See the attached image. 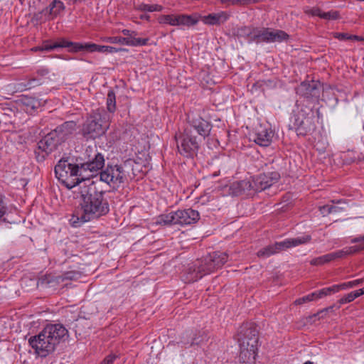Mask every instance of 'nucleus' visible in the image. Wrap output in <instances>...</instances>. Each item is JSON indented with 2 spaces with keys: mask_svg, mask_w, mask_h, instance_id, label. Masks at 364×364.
Instances as JSON below:
<instances>
[{
  "mask_svg": "<svg viewBox=\"0 0 364 364\" xmlns=\"http://www.w3.org/2000/svg\"><path fill=\"white\" fill-rule=\"evenodd\" d=\"M80 213L73 215V224L85 223L97 219L109 212V205L104 199L102 191L97 190L96 183L92 181H84L80 185Z\"/></svg>",
  "mask_w": 364,
  "mask_h": 364,
  "instance_id": "nucleus-1",
  "label": "nucleus"
},
{
  "mask_svg": "<svg viewBox=\"0 0 364 364\" xmlns=\"http://www.w3.org/2000/svg\"><path fill=\"white\" fill-rule=\"evenodd\" d=\"M237 336L240 348V361L243 364H254L259 340L256 326L253 323L242 324L239 329Z\"/></svg>",
  "mask_w": 364,
  "mask_h": 364,
  "instance_id": "nucleus-2",
  "label": "nucleus"
},
{
  "mask_svg": "<svg viewBox=\"0 0 364 364\" xmlns=\"http://www.w3.org/2000/svg\"><path fill=\"white\" fill-rule=\"evenodd\" d=\"M140 165L134 160L129 159L122 164L108 166L105 171L100 172V181L114 186L127 183L134 180L137 176Z\"/></svg>",
  "mask_w": 364,
  "mask_h": 364,
  "instance_id": "nucleus-3",
  "label": "nucleus"
},
{
  "mask_svg": "<svg viewBox=\"0 0 364 364\" xmlns=\"http://www.w3.org/2000/svg\"><path fill=\"white\" fill-rule=\"evenodd\" d=\"M55 173L58 179L68 189L76 186L83 185L84 181H87L86 175L81 173L79 164H73L68 160H60L55 166Z\"/></svg>",
  "mask_w": 364,
  "mask_h": 364,
  "instance_id": "nucleus-4",
  "label": "nucleus"
},
{
  "mask_svg": "<svg viewBox=\"0 0 364 364\" xmlns=\"http://www.w3.org/2000/svg\"><path fill=\"white\" fill-rule=\"evenodd\" d=\"M314 120L315 115L312 107L299 105L291 117L289 127L295 129L298 135L306 136L315 131L316 127Z\"/></svg>",
  "mask_w": 364,
  "mask_h": 364,
  "instance_id": "nucleus-5",
  "label": "nucleus"
},
{
  "mask_svg": "<svg viewBox=\"0 0 364 364\" xmlns=\"http://www.w3.org/2000/svg\"><path fill=\"white\" fill-rule=\"evenodd\" d=\"M108 119L103 109L94 111L84 123L82 132L84 136L95 139L105 134L108 128Z\"/></svg>",
  "mask_w": 364,
  "mask_h": 364,
  "instance_id": "nucleus-6",
  "label": "nucleus"
},
{
  "mask_svg": "<svg viewBox=\"0 0 364 364\" xmlns=\"http://www.w3.org/2000/svg\"><path fill=\"white\" fill-rule=\"evenodd\" d=\"M82 160L83 162L80 164L81 173L87 176V180L95 176L105 166L104 156L97 151L95 144L85 149Z\"/></svg>",
  "mask_w": 364,
  "mask_h": 364,
  "instance_id": "nucleus-7",
  "label": "nucleus"
},
{
  "mask_svg": "<svg viewBox=\"0 0 364 364\" xmlns=\"http://www.w3.org/2000/svg\"><path fill=\"white\" fill-rule=\"evenodd\" d=\"M199 219V213L197 210L188 208L162 214L158 217L156 223L164 225H184L196 223Z\"/></svg>",
  "mask_w": 364,
  "mask_h": 364,
  "instance_id": "nucleus-8",
  "label": "nucleus"
},
{
  "mask_svg": "<svg viewBox=\"0 0 364 364\" xmlns=\"http://www.w3.org/2000/svg\"><path fill=\"white\" fill-rule=\"evenodd\" d=\"M191 131L185 129L183 133L175 136L179 153L187 157L193 156L198 151L201 140Z\"/></svg>",
  "mask_w": 364,
  "mask_h": 364,
  "instance_id": "nucleus-9",
  "label": "nucleus"
},
{
  "mask_svg": "<svg viewBox=\"0 0 364 364\" xmlns=\"http://www.w3.org/2000/svg\"><path fill=\"white\" fill-rule=\"evenodd\" d=\"M311 240V237L309 235H305L296 238L287 239L284 241L276 242L274 245H271L262 248L258 251L257 256L259 257L263 258L268 257L287 248L307 243L310 242Z\"/></svg>",
  "mask_w": 364,
  "mask_h": 364,
  "instance_id": "nucleus-10",
  "label": "nucleus"
},
{
  "mask_svg": "<svg viewBox=\"0 0 364 364\" xmlns=\"http://www.w3.org/2000/svg\"><path fill=\"white\" fill-rule=\"evenodd\" d=\"M210 259H211V257L209 254L203 259L198 260L193 266L190 267L185 279L186 282H194L203 276L217 270L213 262L210 261Z\"/></svg>",
  "mask_w": 364,
  "mask_h": 364,
  "instance_id": "nucleus-11",
  "label": "nucleus"
},
{
  "mask_svg": "<svg viewBox=\"0 0 364 364\" xmlns=\"http://www.w3.org/2000/svg\"><path fill=\"white\" fill-rule=\"evenodd\" d=\"M28 343L36 354L41 357H46L55 350L56 346L43 330L38 335L31 336Z\"/></svg>",
  "mask_w": 364,
  "mask_h": 364,
  "instance_id": "nucleus-12",
  "label": "nucleus"
},
{
  "mask_svg": "<svg viewBox=\"0 0 364 364\" xmlns=\"http://www.w3.org/2000/svg\"><path fill=\"white\" fill-rule=\"evenodd\" d=\"M289 35L282 30H271L267 28H255L253 42H282L288 39Z\"/></svg>",
  "mask_w": 364,
  "mask_h": 364,
  "instance_id": "nucleus-13",
  "label": "nucleus"
},
{
  "mask_svg": "<svg viewBox=\"0 0 364 364\" xmlns=\"http://www.w3.org/2000/svg\"><path fill=\"white\" fill-rule=\"evenodd\" d=\"M188 124L185 129L191 130V132L193 134L194 132H196L200 139L209 135L212 125L200 116L189 114L188 116Z\"/></svg>",
  "mask_w": 364,
  "mask_h": 364,
  "instance_id": "nucleus-14",
  "label": "nucleus"
},
{
  "mask_svg": "<svg viewBox=\"0 0 364 364\" xmlns=\"http://www.w3.org/2000/svg\"><path fill=\"white\" fill-rule=\"evenodd\" d=\"M321 84L318 81L302 82L296 89V94L306 99L317 100L319 97Z\"/></svg>",
  "mask_w": 364,
  "mask_h": 364,
  "instance_id": "nucleus-15",
  "label": "nucleus"
},
{
  "mask_svg": "<svg viewBox=\"0 0 364 364\" xmlns=\"http://www.w3.org/2000/svg\"><path fill=\"white\" fill-rule=\"evenodd\" d=\"M279 178L280 175L276 171L259 174L255 178V191H262L271 187L277 183Z\"/></svg>",
  "mask_w": 364,
  "mask_h": 364,
  "instance_id": "nucleus-16",
  "label": "nucleus"
},
{
  "mask_svg": "<svg viewBox=\"0 0 364 364\" xmlns=\"http://www.w3.org/2000/svg\"><path fill=\"white\" fill-rule=\"evenodd\" d=\"M160 23L169 24L171 26H193L197 23V20L189 15H162L159 18Z\"/></svg>",
  "mask_w": 364,
  "mask_h": 364,
  "instance_id": "nucleus-17",
  "label": "nucleus"
},
{
  "mask_svg": "<svg viewBox=\"0 0 364 364\" xmlns=\"http://www.w3.org/2000/svg\"><path fill=\"white\" fill-rule=\"evenodd\" d=\"M62 142L58 137L57 134L54 131L46 134L38 143V149L45 152L46 154H49L55 149Z\"/></svg>",
  "mask_w": 364,
  "mask_h": 364,
  "instance_id": "nucleus-18",
  "label": "nucleus"
},
{
  "mask_svg": "<svg viewBox=\"0 0 364 364\" xmlns=\"http://www.w3.org/2000/svg\"><path fill=\"white\" fill-rule=\"evenodd\" d=\"M120 49H117L114 47L107 46H100L92 43H74L73 48L72 50H86L90 53L99 52V53H115L119 51Z\"/></svg>",
  "mask_w": 364,
  "mask_h": 364,
  "instance_id": "nucleus-19",
  "label": "nucleus"
},
{
  "mask_svg": "<svg viewBox=\"0 0 364 364\" xmlns=\"http://www.w3.org/2000/svg\"><path fill=\"white\" fill-rule=\"evenodd\" d=\"M56 346L61 339L68 336V330L61 324H50L43 329Z\"/></svg>",
  "mask_w": 364,
  "mask_h": 364,
  "instance_id": "nucleus-20",
  "label": "nucleus"
},
{
  "mask_svg": "<svg viewBox=\"0 0 364 364\" xmlns=\"http://www.w3.org/2000/svg\"><path fill=\"white\" fill-rule=\"evenodd\" d=\"M274 133L269 127L260 126L253 136V141L261 146H268L271 144Z\"/></svg>",
  "mask_w": 364,
  "mask_h": 364,
  "instance_id": "nucleus-21",
  "label": "nucleus"
},
{
  "mask_svg": "<svg viewBox=\"0 0 364 364\" xmlns=\"http://www.w3.org/2000/svg\"><path fill=\"white\" fill-rule=\"evenodd\" d=\"M149 38L131 37L114 36L108 38V42L111 43H118L129 46H141L147 44Z\"/></svg>",
  "mask_w": 364,
  "mask_h": 364,
  "instance_id": "nucleus-22",
  "label": "nucleus"
},
{
  "mask_svg": "<svg viewBox=\"0 0 364 364\" xmlns=\"http://www.w3.org/2000/svg\"><path fill=\"white\" fill-rule=\"evenodd\" d=\"M361 295H362V292H358V290L355 291H352L350 293H348V294L345 295L344 296H343L342 298H341L338 300V303L339 304V305H338V306L333 305L331 306L326 308V309L320 311L319 312H318L316 314H314V316H318L319 318H323L324 314H326L327 312H328L330 311H332L333 309V308L336 307L337 309H338L341 304L350 303Z\"/></svg>",
  "mask_w": 364,
  "mask_h": 364,
  "instance_id": "nucleus-23",
  "label": "nucleus"
},
{
  "mask_svg": "<svg viewBox=\"0 0 364 364\" xmlns=\"http://www.w3.org/2000/svg\"><path fill=\"white\" fill-rule=\"evenodd\" d=\"M76 129V123L69 121L58 127L53 131L57 134L58 137L63 142L69 136L72 135Z\"/></svg>",
  "mask_w": 364,
  "mask_h": 364,
  "instance_id": "nucleus-24",
  "label": "nucleus"
},
{
  "mask_svg": "<svg viewBox=\"0 0 364 364\" xmlns=\"http://www.w3.org/2000/svg\"><path fill=\"white\" fill-rule=\"evenodd\" d=\"M229 15L225 11H220L216 14H210L202 17V21L208 25H220L226 21Z\"/></svg>",
  "mask_w": 364,
  "mask_h": 364,
  "instance_id": "nucleus-25",
  "label": "nucleus"
},
{
  "mask_svg": "<svg viewBox=\"0 0 364 364\" xmlns=\"http://www.w3.org/2000/svg\"><path fill=\"white\" fill-rule=\"evenodd\" d=\"M23 105L26 107L27 112H31L36 110L37 108L43 105L45 101L42 102L41 100L36 99L35 97L23 96L21 99Z\"/></svg>",
  "mask_w": 364,
  "mask_h": 364,
  "instance_id": "nucleus-26",
  "label": "nucleus"
},
{
  "mask_svg": "<svg viewBox=\"0 0 364 364\" xmlns=\"http://www.w3.org/2000/svg\"><path fill=\"white\" fill-rule=\"evenodd\" d=\"M73 44H74V43H73V42L67 41L65 40H60V41L53 43L52 44L44 45L42 47H36V48H33V50L35 51H37V50L50 51V50H54L58 48H70V50H72V48H73Z\"/></svg>",
  "mask_w": 364,
  "mask_h": 364,
  "instance_id": "nucleus-27",
  "label": "nucleus"
},
{
  "mask_svg": "<svg viewBox=\"0 0 364 364\" xmlns=\"http://www.w3.org/2000/svg\"><path fill=\"white\" fill-rule=\"evenodd\" d=\"M255 178L252 181L242 180L240 181L235 182L232 184L235 189L237 190V193L245 192L247 191L253 190L255 191Z\"/></svg>",
  "mask_w": 364,
  "mask_h": 364,
  "instance_id": "nucleus-28",
  "label": "nucleus"
},
{
  "mask_svg": "<svg viewBox=\"0 0 364 364\" xmlns=\"http://www.w3.org/2000/svg\"><path fill=\"white\" fill-rule=\"evenodd\" d=\"M210 255L211 257L210 261L213 262L217 269L220 268L228 260V255L225 252H215Z\"/></svg>",
  "mask_w": 364,
  "mask_h": 364,
  "instance_id": "nucleus-29",
  "label": "nucleus"
},
{
  "mask_svg": "<svg viewBox=\"0 0 364 364\" xmlns=\"http://www.w3.org/2000/svg\"><path fill=\"white\" fill-rule=\"evenodd\" d=\"M48 9L50 15L56 16L65 10V6L60 0H53Z\"/></svg>",
  "mask_w": 364,
  "mask_h": 364,
  "instance_id": "nucleus-30",
  "label": "nucleus"
},
{
  "mask_svg": "<svg viewBox=\"0 0 364 364\" xmlns=\"http://www.w3.org/2000/svg\"><path fill=\"white\" fill-rule=\"evenodd\" d=\"M209 165L210 171H212V175L213 177L219 176L220 173V169L225 168V164L223 160H221L219 157H215L213 159Z\"/></svg>",
  "mask_w": 364,
  "mask_h": 364,
  "instance_id": "nucleus-31",
  "label": "nucleus"
},
{
  "mask_svg": "<svg viewBox=\"0 0 364 364\" xmlns=\"http://www.w3.org/2000/svg\"><path fill=\"white\" fill-rule=\"evenodd\" d=\"M255 30V27L242 26L237 30V36L247 38L249 42H253V33Z\"/></svg>",
  "mask_w": 364,
  "mask_h": 364,
  "instance_id": "nucleus-32",
  "label": "nucleus"
},
{
  "mask_svg": "<svg viewBox=\"0 0 364 364\" xmlns=\"http://www.w3.org/2000/svg\"><path fill=\"white\" fill-rule=\"evenodd\" d=\"M135 9L140 11H161L163 10V6L159 4H146L141 3L140 4L136 5L134 6Z\"/></svg>",
  "mask_w": 364,
  "mask_h": 364,
  "instance_id": "nucleus-33",
  "label": "nucleus"
},
{
  "mask_svg": "<svg viewBox=\"0 0 364 364\" xmlns=\"http://www.w3.org/2000/svg\"><path fill=\"white\" fill-rule=\"evenodd\" d=\"M107 109L113 113L116 110V96L113 90H109L107 95Z\"/></svg>",
  "mask_w": 364,
  "mask_h": 364,
  "instance_id": "nucleus-34",
  "label": "nucleus"
},
{
  "mask_svg": "<svg viewBox=\"0 0 364 364\" xmlns=\"http://www.w3.org/2000/svg\"><path fill=\"white\" fill-rule=\"evenodd\" d=\"M193 336H196V332L188 331L183 333L181 343L185 348L192 346L191 340Z\"/></svg>",
  "mask_w": 364,
  "mask_h": 364,
  "instance_id": "nucleus-35",
  "label": "nucleus"
},
{
  "mask_svg": "<svg viewBox=\"0 0 364 364\" xmlns=\"http://www.w3.org/2000/svg\"><path fill=\"white\" fill-rule=\"evenodd\" d=\"M338 291H339L338 285H333L331 287L321 289L318 291H316V299L322 298V297L329 295L332 293L338 292Z\"/></svg>",
  "mask_w": 364,
  "mask_h": 364,
  "instance_id": "nucleus-36",
  "label": "nucleus"
},
{
  "mask_svg": "<svg viewBox=\"0 0 364 364\" xmlns=\"http://www.w3.org/2000/svg\"><path fill=\"white\" fill-rule=\"evenodd\" d=\"M81 276L80 272L76 271H69L63 273L62 275L59 277V279H61L62 282L65 280H76L79 279Z\"/></svg>",
  "mask_w": 364,
  "mask_h": 364,
  "instance_id": "nucleus-37",
  "label": "nucleus"
},
{
  "mask_svg": "<svg viewBox=\"0 0 364 364\" xmlns=\"http://www.w3.org/2000/svg\"><path fill=\"white\" fill-rule=\"evenodd\" d=\"M331 262L329 253L311 260V265L318 266Z\"/></svg>",
  "mask_w": 364,
  "mask_h": 364,
  "instance_id": "nucleus-38",
  "label": "nucleus"
},
{
  "mask_svg": "<svg viewBox=\"0 0 364 364\" xmlns=\"http://www.w3.org/2000/svg\"><path fill=\"white\" fill-rule=\"evenodd\" d=\"M320 211L323 215H327L331 213H337L341 210L338 206L325 205L319 208Z\"/></svg>",
  "mask_w": 364,
  "mask_h": 364,
  "instance_id": "nucleus-39",
  "label": "nucleus"
},
{
  "mask_svg": "<svg viewBox=\"0 0 364 364\" xmlns=\"http://www.w3.org/2000/svg\"><path fill=\"white\" fill-rule=\"evenodd\" d=\"M363 282V279H358L353 281L345 282L338 285L339 290L341 289H346L349 288H353L354 287H356L359 284H361Z\"/></svg>",
  "mask_w": 364,
  "mask_h": 364,
  "instance_id": "nucleus-40",
  "label": "nucleus"
},
{
  "mask_svg": "<svg viewBox=\"0 0 364 364\" xmlns=\"http://www.w3.org/2000/svg\"><path fill=\"white\" fill-rule=\"evenodd\" d=\"M316 299V292H313V293H311V294H310L309 295H306L305 296H303L301 298H299V299H296L294 301V303L296 305H300V304H304L306 302L313 301V300H314Z\"/></svg>",
  "mask_w": 364,
  "mask_h": 364,
  "instance_id": "nucleus-41",
  "label": "nucleus"
},
{
  "mask_svg": "<svg viewBox=\"0 0 364 364\" xmlns=\"http://www.w3.org/2000/svg\"><path fill=\"white\" fill-rule=\"evenodd\" d=\"M340 18L339 12L337 11H331L328 12H322L321 18L327 20H336Z\"/></svg>",
  "mask_w": 364,
  "mask_h": 364,
  "instance_id": "nucleus-42",
  "label": "nucleus"
},
{
  "mask_svg": "<svg viewBox=\"0 0 364 364\" xmlns=\"http://www.w3.org/2000/svg\"><path fill=\"white\" fill-rule=\"evenodd\" d=\"M331 261L336 259L342 258L348 255L346 248L341 250L334 252L329 253Z\"/></svg>",
  "mask_w": 364,
  "mask_h": 364,
  "instance_id": "nucleus-43",
  "label": "nucleus"
},
{
  "mask_svg": "<svg viewBox=\"0 0 364 364\" xmlns=\"http://www.w3.org/2000/svg\"><path fill=\"white\" fill-rule=\"evenodd\" d=\"M306 14L311 15V16H316L321 18L322 16V12L321 10L319 8H313L310 10L306 11Z\"/></svg>",
  "mask_w": 364,
  "mask_h": 364,
  "instance_id": "nucleus-44",
  "label": "nucleus"
},
{
  "mask_svg": "<svg viewBox=\"0 0 364 364\" xmlns=\"http://www.w3.org/2000/svg\"><path fill=\"white\" fill-rule=\"evenodd\" d=\"M203 340V336L199 333H196V336H193L191 340L192 345H199Z\"/></svg>",
  "mask_w": 364,
  "mask_h": 364,
  "instance_id": "nucleus-45",
  "label": "nucleus"
},
{
  "mask_svg": "<svg viewBox=\"0 0 364 364\" xmlns=\"http://www.w3.org/2000/svg\"><path fill=\"white\" fill-rule=\"evenodd\" d=\"M360 247H363V244L360 245L359 246L346 247L348 255L364 250V248H360Z\"/></svg>",
  "mask_w": 364,
  "mask_h": 364,
  "instance_id": "nucleus-46",
  "label": "nucleus"
},
{
  "mask_svg": "<svg viewBox=\"0 0 364 364\" xmlns=\"http://www.w3.org/2000/svg\"><path fill=\"white\" fill-rule=\"evenodd\" d=\"M334 37L341 41L350 40V35L346 33H335Z\"/></svg>",
  "mask_w": 364,
  "mask_h": 364,
  "instance_id": "nucleus-47",
  "label": "nucleus"
},
{
  "mask_svg": "<svg viewBox=\"0 0 364 364\" xmlns=\"http://www.w3.org/2000/svg\"><path fill=\"white\" fill-rule=\"evenodd\" d=\"M6 208L4 205L3 196L0 194V218L5 214Z\"/></svg>",
  "mask_w": 364,
  "mask_h": 364,
  "instance_id": "nucleus-48",
  "label": "nucleus"
},
{
  "mask_svg": "<svg viewBox=\"0 0 364 364\" xmlns=\"http://www.w3.org/2000/svg\"><path fill=\"white\" fill-rule=\"evenodd\" d=\"M116 358L114 355H109L103 360L101 364H112Z\"/></svg>",
  "mask_w": 364,
  "mask_h": 364,
  "instance_id": "nucleus-49",
  "label": "nucleus"
},
{
  "mask_svg": "<svg viewBox=\"0 0 364 364\" xmlns=\"http://www.w3.org/2000/svg\"><path fill=\"white\" fill-rule=\"evenodd\" d=\"M122 33L126 36V37H131V36H134L136 37V31H130V30H128V29H124L122 31Z\"/></svg>",
  "mask_w": 364,
  "mask_h": 364,
  "instance_id": "nucleus-50",
  "label": "nucleus"
},
{
  "mask_svg": "<svg viewBox=\"0 0 364 364\" xmlns=\"http://www.w3.org/2000/svg\"><path fill=\"white\" fill-rule=\"evenodd\" d=\"M221 4H230L232 5L240 4L239 0H218Z\"/></svg>",
  "mask_w": 364,
  "mask_h": 364,
  "instance_id": "nucleus-51",
  "label": "nucleus"
},
{
  "mask_svg": "<svg viewBox=\"0 0 364 364\" xmlns=\"http://www.w3.org/2000/svg\"><path fill=\"white\" fill-rule=\"evenodd\" d=\"M364 242V235L355 237V238L352 239V240H351L352 243H357V242Z\"/></svg>",
  "mask_w": 364,
  "mask_h": 364,
  "instance_id": "nucleus-52",
  "label": "nucleus"
},
{
  "mask_svg": "<svg viewBox=\"0 0 364 364\" xmlns=\"http://www.w3.org/2000/svg\"><path fill=\"white\" fill-rule=\"evenodd\" d=\"M350 40L363 41V37L356 35H350Z\"/></svg>",
  "mask_w": 364,
  "mask_h": 364,
  "instance_id": "nucleus-53",
  "label": "nucleus"
},
{
  "mask_svg": "<svg viewBox=\"0 0 364 364\" xmlns=\"http://www.w3.org/2000/svg\"><path fill=\"white\" fill-rule=\"evenodd\" d=\"M139 18H140V19H141V20L149 21V19H150V16H149V15H147V14H141V15H140Z\"/></svg>",
  "mask_w": 364,
  "mask_h": 364,
  "instance_id": "nucleus-54",
  "label": "nucleus"
},
{
  "mask_svg": "<svg viewBox=\"0 0 364 364\" xmlns=\"http://www.w3.org/2000/svg\"><path fill=\"white\" fill-rule=\"evenodd\" d=\"M358 292H362V295L364 294V287L358 290Z\"/></svg>",
  "mask_w": 364,
  "mask_h": 364,
  "instance_id": "nucleus-55",
  "label": "nucleus"
},
{
  "mask_svg": "<svg viewBox=\"0 0 364 364\" xmlns=\"http://www.w3.org/2000/svg\"><path fill=\"white\" fill-rule=\"evenodd\" d=\"M304 364H314V363L309 360V361L305 362Z\"/></svg>",
  "mask_w": 364,
  "mask_h": 364,
  "instance_id": "nucleus-56",
  "label": "nucleus"
},
{
  "mask_svg": "<svg viewBox=\"0 0 364 364\" xmlns=\"http://www.w3.org/2000/svg\"><path fill=\"white\" fill-rule=\"evenodd\" d=\"M360 248H364V242L363 243V247H360Z\"/></svg>",
  "mask_w": 364,
  "mask_h": 364,
  "instance_id": "nucleus-57",
  "label": "nucleus"
},
{
  "mask_svg": "<svg viewBox=\"0 0 364 364\" xmlns=\"http://www.w3.org/2000/svg\"><path fill=\"white\" fill-rule=\"evenodd\" d=\"M363 41H364V38H363Z\"/></svg>",
  "mask_w": 364,
  "mask_h": 364,
  "instance_id": "nucleus-58",
  "label": "nucleus"
}]
</instances>
